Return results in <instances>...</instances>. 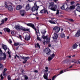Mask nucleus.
I'll list each match as a JSON object with an SVG mask.
<instances>
[{"label": "nucleus", "mask_w": 80, "mask_h": 80, "mask_svg": "<svg viewBox=\"0 0 80 80\" xmlns=\"http://www.w3.org/2000/svg\"><path fill=\"white\" fill-rule=\"evenodd\" d=\"M22 59L24 60V61L23 62V63H26L27 62V60H28V59L29 58V57H22Z\"/></svg>", "instance_id": "nucleus-9"}, {"label": "nucleus", "mask_w": 80, "mask_h": 80, "mask_svg": "<svg viewBox=\"0 0 80 80\" xmlns=\"http://www.w3.org/2000/svg\"><path fill=\"white\" fill-rule=\"evenodd\" d=\"M9 55V58H10V57H11V55H10V54Z\"/></svg>", "instance_id": "nucleus-59"}, {"label": "nucleus", "mask_w": 80, "mask_h": 80, "mask_svg": "<svg viewBox=\"0 0 80 80\" xmlns=\"http://www.w3.org/2000/svg\"><path fill=\"white\" fill-rule=\"evenodd\" d=\"M22 8V6H21V5H19L17 6L16 7V10H19L20 9H21Z\"/></svg>", "instance_id": "nucleus-24"}, {"label": "nucleus", "mask_w": 80, "mask_h": 80, "mask_svg": "<svg viewBox=\"0 0 80 80\" xmlns=\"http://www.w3.org/2000/svg\"><path fill=\"white\" fill-rule=\"evenodd\" d=\"M17 55H16V56L15 57V58H17Z\"/></svg>", "instance_id": "nucleus-61"}, {"label": "nucleus", "mask_w": 80, "mask_h": 80, "mask_svg": "<svg viewBox=\"0 0 80 80\" xmlns=\"http://www.w3.org/2000/svg\"><path fill=\"white\" fill-rule=\"evenodd\" d=\"M4 31V32H10V29H9V28H4L3 29Z\"/></svg>", "instance_id": "nucleus-27"}, {"label": "nucleus", "mask_w": 80, "mask_h": 80, "mask_svg": "<svg viewBox=\"0 0 80 80\" xmlns=\"http://www.w3.org/2000/svg\"><path fill=\"white\" fill-rule=\"evenodd\" d=\"M3 67V65L0 63V68H2Z\"/></svg>", "instance_id": "nucleus-45"}, {"label": "nucleus", "mask_w": 80, "mask_h": 80, "mask_svg": "<svg viewBox=\"0 0 80 80\" xmlns=\"http://www.w3.org/2000/svg\"><path fill=\"white\" fill-rule=\"evenodd\" d=\"M45 69H46V70H48V67H45Z\"/></svg>", "instance_id": "nucleus-52"}, {"label": "nucleus", "mask_w": 80, "mask_h": 80, "mask_svg": "<svg viewBox=\"0 0 80 80\" xmlns=\"http://www.w3.org/2000/svg\"><path fill=\"white\" fill-rule=\"evenodd\" d=\"M3 55L4 56L2 58V59L3 60H5V58H6V54L4 52L3 53Z\"/></svg>", "instance_id": "nucleus-29"}, {"label": "nucleus", "mask_w": 80, "mask_h": 80, "mask_svg": "<svg viewBox=\"0 0 80 80\" xmlns=\"http://www.w3.org/2000/svg\"><path fill=\"white\" fill-rule=\"evenodd\" d=\"M65 37V34H64V33H61L60 35V37L62 38H64Z\"/></svg>", "instance_id": "nucleus-28"}, {"label": "nucleus", "mask_w": 80, "mask_h": 80, "mask_svg": "<svg viewBox=\"0 0 80 80\" xmlns=\"http://www.w3.org/2000/svg\"><path fill=\"white\" fill-rule=\"evenodd\" d=\"M25 24L26 25H27V26H29V27H31L32 28H35V26L32 23H28L27 24L26 23H25Z\"/></svg>", "instance_id": "nucleus-12"}, {"label": "nucleus", "mask_w": 80, "mask_h": 80, "mask_svg": "<svg viewBox=\"0 0 80 80\" xmlns=\"http://www.w3.org/2000/svg\"><path fill=\"white\" fill-rule=\"evenodd\" d=\"M46 32L44 31H42V35H44L45 34Z\"/></svg>", "instance_id": "nucleus-38"}, {"label": "nucleus", "mask_w": 80, "mask_h": 80, "mask_svg": "<svg viewBox=\"0 0 80 80\" xmlns=\"http://www.w3.org/2000/svg\"><path fill=\"white\" fill-rule=\"evenodd\" d=\"M25 10H21L20 11V14L21 16H24V15H25Z\"/></svg>", "instance_id": "nucleus-15"}, {"label": "nucleus", "mask_w": 80, "mask_h": 80, "mask_svg": "<svg viewBox=\"0 0 80 80\" xmlns=\"http://www.w3.org/2000/svg\"><path fill=\"white\" fill-rule=\"evenodd\" d=\"M57 9H58V8L57 7V5H55L53 8H52L51 10H53V11H56V10Z\"/></svg>", "instance_id": "nucleus-21"}, {"label": "nucleus", "mask_w": 80, "mask_h": 80, "mask_svg": "<svg viewBox=\"0 0 80 80\" xmlns=\"http://www.w3.org/2000/svg\"><path fill=\"white\" fill-rule=\"evenodd\" d=\"M50 56L52 58H53L55 57V53H53L52 54L50 55Z\"/></svg>", "instance_id": "nucleus-32"}, {"label": "nucleus", "mask_w": 80, "mask_h": 80, "mask_svg": "<svg viewBox=\"0 0 80 80\" xmlns=\"http://www.w3.org/2000/svg\"><path fill=\"white\" fill-rule=\"evenodd\" d=\"M61 9L63 10H68V8L67 7V4H65L63 5L61 7Z\"/></svg>", "instance_id": "nucleus-8"}, {"label": "nucleus", "mask_w": 80, "mask_h": 80, "mask_svg": "<svg viewBox=\"0 0 80 80\" xmlns=\"http://www.w3.org/2000/svg\"><path fill=\"white\" fill-rule=\"evenodd\" d=\"M6 74H5V72H3V76H5V75Z\"/></svg>", "instance_id": "nucleus-49"}, {"label": "nucleus", "mask_w": 80, "mask_h": 80, "mask_svg": "<svg viewBox=\"0 0 80 80\" xmlns=\"http://www.w3.org/2000/svg\"><path fill=\"white\" fill-rule=\"evenodd\" d=\"M8 53L9 55H10V52H9V51H8Z\"/></svg>", "instance_id": "nucleus-55"}, {"label": "nucleus", "mask_w": 80, "mask_h": 80, "mask_svg": "<svg viewBox=\"0 0 80 80\" xmlns=\"http://www.w3.org/2000/svg\"><path fill=\"white\" fill-rule=\"evenodd\" d=\"M49 5V8L52 10V8H53V7L55 6V4H54V2H51L48 3Z\"/></svg>", "instance_id": "nucleus-7"}, {"label": "nucleus", "mask_w": 80, "mask_h": 80, "mask_svg": "<svg viewBox=\"0 0 80 80\" xmlns=\"http://www.w3.org/2000/svg\"><path fill=\"white\" fill-rule=\"evenodd\" d=\"M30 6H29V4H28L26 6V10L28 11V10L30 9Z\"/></svg>", "instance_id": "nucleus-26"}, {"label": "nucleus", "mask_w": 80, "mask_h": 80, "mask_svg": "<svg viewBox=\"0 0 80 80\" xmlns=\"http://www.w3.org/2000/svg\"><path fill=\"white\" fill-rule=\"evenodd\" d=\"M2 48H3V49H4V50H7V46L2 44Z\"/></svg>", "instance_id": "nucleus-23"}, {"label": "nucleus", "mask_w": 80, "mask_h": 80, "mask_svg": "<svg viewBox=\"0 0 80 80\" xmlns=\"http://www.w3.org/2000/svg\"><path fill=\"white\" fill-rule=\"evenodd\" d=\"M74 3H75V2L73 1L71 2V5H73V4H74Z\"/></svg>", "instance_id": "nucleus-46"}, {"label": "nucleus", "mask_w": 80, "mask_h": 80, "mask_svg": "<svg viewBox=\"0 0 80 80\" xmlns=\"http://www.w3.org/2000/svg\"><path fill=\"white\" fill-rule=\"evenodd\" d=\"M48 36H45L44 35H43L42 36V38L44 39H46V43H48L50 42V38H47Z\"/></svg>", "instance_id": "nucleus-6"}, {"label": "nucleus", "mask_w": 80, "mask_h": 80, "mask_svg": "<svg viewBox=\"0 0 80 80\" xmlns=\"http://www.w3.org/2000/svg\"><path fill=\"white\" fill-rule=\"evenodd\" d=\"M33 29H34L35 32H36V34L37 36H38V35H40V32H39V30L38 29H37L36 28H33Z\"/></svg>", "instance_id": "nucleus-14"}, {"label": "nucleus", "mask_w": 80, "mask_h": 80, "mask_svg": "<svg viewBox=\"0 0 80 80\" xmlns=\"http://www.w3.org/2000/svg\"><path fill=\"white\" fill-rule=\"evenodd\" d=\"M80 36V30H79L77 31V32L75 35V36L76 37H78Z\"/></svg>", "instance_id": "nucleus-19"}, {"label": "nucleus", "mask_w": 80, "mask_h": 80, "mask_svg": "<svg viewBox=\"0 0 80 80\" xmlns=\"http://www.w3.org/2000/svg\"><path fill=\"white\" fill-rule=\"evenodd\" d=\"M44 72H48V70H45L44 71Z\"/></svg>", "instance_id": "nucleus-60"}, {"label": "nucleus", "mask_w": 80, "mask_h": 80, "mask_svg": "<svg viewBox=\"0 0 80 80\" xmlns=\"http://www.w3.org/2000/svg\"><path fill=\"white\" fill-rule=\"evenodd\" d=\"M53 30H54L56 33H58L60 30V28L58 27L55 26L53 28Z\"/></svg>", "instance_id": "nucleus-5"}, {"label": "nucleus", "mask_w": 80, "mask_h": 80, "mask_svg": "<svg viewBox=\"0 0 80 80\" xmlns=\"http://www.w3.org/2000/svg\"><path fill=\"white\" fill-rule=\"evenodd\" d=\"M70 38V37L69 36H67V39H69V38Z\"/></svg>", "instance_id": "nucleus-56"}, {"label": "nucleus", "mask_w": 80, "mask_h": 80, "mask_svg": "<svg viewBox=\"0 0 80 80\" xmlns=\"http://www.w3.org/2000/svg\"><path fill=\"white\" fill-rule=\"evenodd\" d=\"M33 0H28V2H33Z\"/></svg>", "instance_id": "nucleus-47"}, {"label": "nucleus", "mask_w": 80, "mask_h": 80, "mask_svg": "<svg viewBox=\"0 0 80 80\" xmlns=\"http://www.w3.org/2000/svg\"><path fill=\"white\" fill-rule=\"evenodd\" d=\"M8 80H11L12 79H11V77L10 76V75H9L8 76Z\"/></svg>", "instance_id": "nucleus-37"}, {"label": "nucleus", "mask_w": 80, "mask_h": 80, "mask_svg": "<svg viewBox=\"0 0 80 80\" xmlns=\"http://www.w3.org/2000/svg\"><path fill=\"white\" fill-rule=\"evenodd\" d=\"M68 57L69 58H71V56H68Z\"/></svg>", "instance_id": "nucleus-62"}, {"label": "nucleus", "mask_w": 80, "mask_h": 80, "mask_svg": "<svg viewBox=\"0 0 80 80\" xmlns=\"http://www.w3.org/2000/svg\"><path fill=\"white\" fill-rule=\"evenodd\" d=\"M9 42L10 44L12 43V41L11 39H9Z\"/></svg>", "instance_id": "nucleus-44"}, {"label": "nucleus", "mask_w": 80, "mask_h": 80, "mask_svg": "<svg viewBox=\"0 0 80 80\" xmlns=\"http://www.w3.org/2000/svg\"><path fill=\"white\" fill-rule=\"evenodd\" d=\"M24 78L25 80H27V79L28 78V76H27V75H25Z\"/></svg>", "instance_id": "nucleus-39"}, {"label": "nucleus", "mask_w": 80, "mask_h": 80, "mask_svg": "<svg viewBox=\"0 0 80 80\" xmlns=\"http://www.w3.org/2000/svg\"><path fill=\"white\" fill-rule=\"evenodd\" d=\"M51 20L53 21L52 20H49L48 21V22H49V23L51 24H55V22L57 21V19L56 18H52Z\"/></svg>", "instance_id": "nucleus-4"}, {"label": "nucleus", "mask_w": 80, "mask_h": 80, "mask_svg": "<svg viewBox=\"0 0 80 80\" xmlns=\"http://www.w3.org/2000/svg\"><path fill=\"white\" fill-rule=\"evenodd\" d=\"M35 47L36 48H37V47H38L39 48H40V45H39V43H38L36 45H35Z\"/></svg>", "instance_id": "nucleus-33"}, {"label": "nucleus", "mask_w": 80, "mask_h": 80, "mask_svg": "<svg viewBox=\"0 0 80 80\" xmlns=\"http://www.w3.org/2000/svg\"><path fill=\"white\" fill-rule=\"evenodd\" d=\"M25 39L27 41L30 40V35H26L25 36Z\"/></svg>", "instance_id": "nucleus-17"}, {"label": "nucleus", "mask_w": 80, "mask_h": 80, "mask_svg": "<svg viewBox=\"0 0 80 80\" xmlns=\"http://www.w3.org/2000/svg\"><path fill=\"white\" fill-rule=\"evenodd\" d=\"M48 73L46 72L44 73V75H43V77L45 79L47 80H51V79H48Z\"/></svg>", "instance_id": "nucleus-11"}, {"label": "nucleus", "mask_w": 80, "mask_h": 80, "mask_svg": "<svg viewBox=\"0 0 80 80\" xmlns=\"http://www.w3.org/2000/svg\"><path fill=\"white\" fill-rule=\"evenodd\" d=\"M65 71H64L62 70L61 71V72H60V74H58V75H60V74H62V73H64Z\"/></svg>", "instance_id": "nucleus-36"}, {"label": "nucleus", "mask_w": 80, "mask_h": 80, "mask_svg": "<svg viewBox=\"0 0 80 80\" xmlns=\"http://www.w3.org/2000/svg\"><path fill=\"white\" fill-rule=\"evenodd\" d=\"M48 46H49V47H51V45L49 44Z\"/></svg>", "instance_id": "nucleus-64"}, {"label": "nucleus", "mask_w": 80, "mask_h": 80, "mask_svg": "<svg viewBox=\"0 0 80 80\" xmlns=\"http://www.w3.org/2000/svg\"><path fill=\"white\" fill-rule=\"evenodd\" d=\"M76 6L77 7L76 8V10L78 12H80V5L79 3H78L76 4Z\"/></svg>", "instance_id": "nucleus-13"}, {"label": "nucleus", "mask_w": 80, "mask_h": 80, "mask_svg": "<svg viewBox=\"0 0 80 80\" xmlns=\"http://www.w3.org/2000/svg\"><path fill=\"white\" fill-rule=\"evenodd\" d=\"M78 46V45L77 44L74 43L72 46V48L73 49H77V48Z\"/></svg>", "instance_id": "nucleus-25"}, {"label": "nucleus", "mask_w": 80, "mask_h": 80, "mask_svg": "<svg viewBox=\"0 0 80 80\" xmlns=\"http://www.w3.org/2000/svg\"><path fill=\"white\" fill-rule=\"evenodd\" d=\"M7 20H8V18H5L4 19H2L1 21V22H2L1 24H0V25H2V24H3L4 22H6V21H7Z\"/></svg>", "instance_id": "nucleus-18"}, {"label": "nucleus", "mask_w": 80, "mask_h": 80, "mask_svg": "<svg viewBox=\"0 0 80 80\" xmlns=\"http://www.w3.org/2000/svg\"><path fill=\"white\" fill-rule=\"evenodd\" d=\"M1 79V80H2L3 79V77L2 76V74H1L0 75Z\"/></svg>", "instance_id": "nucleus-40"}, {"label": "nucleus", "mask_w": 80, "mask_h": 80, "mask_svg": "<svg viewBox=\"0 0 80 80\" xmlns=\"http://www.w3.org/2000/svg\"><path fill=\"white\" fill-rule=\"evenodd\" d=\"M5 7L6 8H8V4L6 2L5 3Z\"/></svg>", "instance_id": "nucleus-34"}, {"label": "nucleus", "mask_w": 80, "mask_h": 80, "mask_svg": "<svg viewBox=\"0 0 80 80\" xmlns=\"http://www.w3.org/2000/svg\"><path fill=\"white\" fill-rule=\"evenodd\" d=\"M69 21H70L71 22H73V20L72 19H69Z\"/></svg>", "instance_id": "nucleus-48"}, {"label": "nucleus", "mask_w": 80, "mask_h": 80, "mask_svg": "<svg viewBox=\"0 0 80 80\" xmlns=\"http://www.w3.org/2000/svg\"><path fill=\"white\" fill-rule=\"evenodd\" d=\"M38 8H39V6H37V2H35L34 4V7L33 8H32V9L33 12H35V11H36L37 12V11H38Z\"/></svg>", "instance_id": "nucleus-2"}, {"label": "nucleus", "mask_w": 80, "mask_h": 80, "mask_svg": "<svg viewBox=\"0 0 80 80\" xmlns=\"http://www.w3.org/2000/svg\"><path fill=\"white\" fill-rule=\"evenodd\" d=\"M72 62H74V63H77V61H76L75 60H73L72 61Z\"/></svg>", "instance_id": "nucleus-42"}, {"label": "nucleus", "mask_w": 80, "mask_h": 80, "mask_svg": "<svg viewBox=\"0 0 80 80\" xmlns=\"http://www.w3.org/2000/svg\"><path fill=\"white\" fill-rule=\"evenodd\" d=\"M15 28L18 30H23V31H29L28 29H26L25 28H23L22 27H20L19 26H15Z\"/></svg>", "instance_id": "nucleus-1"}, {"label": "nucleus", "mask_w": 80, "mask_h": 80, "mask_svg": "<svg viewBox=\"0 0 80 80\" xmlns=\"http://www.w3.org/2000/svg\"><path fill=\"white\" fill-rule=\"evenodd\" d=\"M73 67V65H72L71 66H70L69 68H72Z\"/></svg>", "instance_id": "nucleus-58"}, {"label": "nucleus", "mask_w": 80, "mask_h": 80, "mask_svg": "<svg viewBox=\"0 0 80 80\" xmlns=\"http://www.w3.org/2000/svg\"><path fill=\"white\" fill-rule=\"evenodd\" d=\"M6 71H7V69L5 68V69H4L3 72H6Z\"/></svg>", "instance_id": "nucleus-51"}, {"label": "nucleus", "mask_w": 80, "mask_h": 80, "mask_svg": "<svg viewBox=\"0 0 80 80\" xmlns=\"http://www.w3.org/2000/svg\"><path fill=\"white\" fill-rule=\"evenodd\" d=\"M19 37H20V39H21V38H22V36L21 35L19 36Z\"/></svg>", "instance_id": "nucleus-63"}, {"label": "nucleus", "mask_w": 80, "mask_h": 80, "mask_svg": "<svg viewBox=\"0 0 80 80\" xmlns=\"http://www.w3.org/2000/svg\"><path fill=\"white\" fill-rule=\"evenodd\" d=\"M44 52L45 53H46V54L48 55H50L51 51L49 48H47L44 50Z\"/></svg>", "instance_id": "nucleus-3"}, {"label": "nucleus", "mask_w": 80, "mask_h": 80, "mask_svg": "<svg viewBox=\"0 0 80 80\" xmlns=\"http://www.w3.org/2000/svg\"><path fill=\"white\" fill-rule=\"evenodd\" d=\"M56 77H57V76L56 75H55L52 77V80H54L55 78H56Z\"/></svg>", "instance_id": "nucleus-35"}, {"label": "nucleus", "mask_w": 80, "mask_h": 80, "mask_svg": "<svg viewBox=\"0 0 80 80\" xmlns=\"http://www.w3.org/2000/svg\"><path fill=\"white\" fill-rule=\"evenodd\" d=\"M61 32H62V31H63V29L62 28H61Z\"/></svg>", "instance_id": "nucleus-57"}, {"label": "nucleus", "mask_w": 80, "mask_h": 80, "mask_svg": "<svg viewBox=\"0 0 80 80\" xmlns=\"http://www.w3.org/2000/svg\"><path fill=\"white\" fill-rule=\"evenodd\" d=\"M75 8V5H73L70 6V8H68V10H73Z\"/></svg>", "instance_id": "nucleus-22"}, {"label": "nucleus", "mask_w": 80, "mask_h": 80, "mask_svg": "<svg viewBox=\"0 0 80 80\" xmlns=\"http://www.w3.org/2000/svg\"><path fill=\"white\" fill-rule=\"evenodd\" d=\"M58 38V35L56 33H54L53 36L52 38L53 39H55L57 40Z\"/></svg>", "instance_id": "nucleus-16"}, {"label": "nucleus", "mask_w": 80, "mask_h": 80, "mask_svg": "<svg viewBox=\"0 0 80 80\" xmlns=\"http://www.w3.org/2000/svg\"><path fill=\"white\" fill-rule=\"evenodd\" d=\"M53 58L51 56H49L48 58V61L50 62V60H52V59Z\"/></svg>", "instance_id": "nucleus-31"}, {"label": "nucleus", "mask_w": 80, "mask_h": 80, "mask_svg": "<svg viewBox=\"0 0 80 80\" xmlns=\"http://www.w3.org/2000/svg\"><path fill=\"white\" fill-rule=\"evenodd\" d=\"M11 34H12V35H14L15 33H14V32H11Z\"/></svg>", "instance_id": "nucleus-50"}, {"label": "nucleus", "mask_w": 80, "mask_h": 80, "mask_svg": "<svg viewBox=\"0 0 80 80\" xmlns=\"http://www.w3.org/2000/svg\"><path fill=\"white\" fill-rule=\"evenodd\" d=\"M8 9L10 12L13 11V7L11 5H9L8 7Z\"/></svg>", "instance_id": "nucleus-20"}, {"label": "nucleus", "mask_w": 80, "mask_h": 80, "mask_svg": "<svg viewBox=\"0 0 80 80\" xmlns=\"http://www.w3.org/2000/svg\"><path fill=\"white\" fill-rule=\"evenodd\" d=\"M37 40H40V41L41 40V39H40V38H39V37H38V36H37Z\"/></svg>", "instance_id": "nucleus-41"}, {"label": "nucleus", "mask_w": 80, "mask_h": 80, "mask_svg": "<svg viewBox=\"0 0 80 80\" xmlns=\"http://www.w3.org/2000/svg\"><path fill=\"white\" fill-rule=\"evenodd\" d=\"M14 46H15L16 47H17V46H18V45H20V43L18 42H15L14 43Z\"/></svg>", "instance_id": "nucleus-30"}, {"label": "nucleus", "mask_w": 80, "mask_h": 80, "mask_svg": "<svg viewBox=\"0 0 80 80\" xmlns=\"http://www.w3.org/2000/svg\"><path fill=\"white\" fill-rule=\"evenodd\" d=\"M34 72H35V73H37L38 72V71H37V70H34Z\"/></svg>", "instance_id": "nucleus-53"}, {"label": "nucleus", "mask_w": 80, "mask_h": 80, "mask_svg": "<svg viewBox=\"0 0 80 80\" xmlns=\"http://www.w3.org/2000/svg\"><path fill=\"white\" fill-rule=\"evenodd\" d=\"M40 13H47V14H48V11L47 9H44L40 11Z\"/></svg>", "instance_id": "nucleus-10"}, {"label": "nucleus", "mask_w": 80, "mask_h": 80, "mask_svg": "<svg viewBox=\"0 0 80 80\" xmlns=\"http://www.w3.org/2000/svg\"><path fill=\"white\" fill-rule=\"evenodd\" d=\"M59 12H59V10H57V12H56V15H58V14H59Z\"/></svg>", "instance_id": "nucleus-43"}, {"label": "nucleus", "mask_w": 80, "mask_h": 80, "mask_svg": "<svg viewBox=\"0 0 80 80\" xmlns=\"http://www.w3.org/2000/svg\"><path fill=\"white\" fill-rule=\"evenodd\" d=\"M58 1V0H54V2H55V3H56L57 2V1Z\"/></svg>", "instance_id": "nucleus-54"}]
</instances>
